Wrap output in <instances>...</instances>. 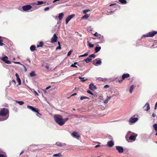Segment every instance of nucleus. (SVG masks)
Masks as SVG:
<instances>
[{"instance_id":"2f4dec72","label":"nucleus","mask_w":157,"mask_h":157,"mask_svg":"<svg viewBox=\"0 0 157 157\" xmlns=\"http://www.w3.org/2000/svg\"><path fill=\"white\" fill-rule=\"evenodd\" d=\"M30 76L31 77L35 76L36 75V74L35 73L34 71H32L30 73Z\"/></svg>"},{"instance_id":"4c0bfd02","label":"nucleus","mask_w":157,"mask_h":157,"mask_svg":"<svg viewBox=\"0 0 157 157\" xmlns=\"http://www.w3.org/2000/svg\"><path fill=\"white\" fill-rule=\"evenodd\" d=\"M27 107L28 108L31 110L32 111H33V109H34V107H33L30 105H28Z\"/></svg>"},{"instance_id":"8fccbe9b","label":"nucleus","mask_w":157,"mask_h":157,"mask_svg":"<svg viewBox=\"0 0 157 157\" xmlns=\"http://www.w3.org/2000/svg\"><path fill=\"white\" fill-rule=\"evenodd\" d=\"M71 67H77V66L75 65H74V64H71Z\"/></svg>"},{"instance_id":"de8ad7c7","label":"nucleus","mask_w":157,"mask_h":157,"mask_svg":"<svg viewBox=\"0 0 157 157\" xmlns=\"http://www.w3.org/2000/svg\"><path fill=\"white\" fill-rule=\"evenodd\" d=\"M87 93L91 95H93V94L90 90H87Z\"/></svg>"},{"instance_id":"2eb2a0df","label":"nucleus","mask_w":157,"mask_h":157,"mask_svg":"<svg viewBox=\"0 0 157 157\" xmlns=\"http://www.w3.org/2000/svg\"><path fill=\"white\" fill-rule=\"evenodd\" d=\"M15 76L17 78V81L18 82L19 85H21V80L20 78L19 75L17 73L15 74Z\"/></svg>"},{"instance_id":"a211bd4d","label":"nucleus","mask_w":157,"mask_h":157,"mask_svg":"<svg viewBox=\"0 0 157 157\" xmlns=\"http://www.w3.org/2000/svg\"><path fill=\"white\" fill-rule=\"evenodd\" d=\"M114 144V143L112 140L109 141L108 142V145L109 147H112Z\"/></svg>"},{"instance_id":"6e6552de","label":"nucleus","mask_w":157,"mask_h":157,"mask_svg":"<svg viewBox=\"0 0 157 157\" xmlns=\"http://www.w3.org/2000/svg\"><path fill=\"white\" fill-rule=\"evenodd\" d=\"M1 59L6 63L8 64H10L11 63V62L10 61L7 60L8 57L6 56L2 58Z\"/></svg>"},{"instance_id":"37998d69","label":"nucleus","mask_w":157,"mask_h":157,"mask_svg":"<svg viewBox=\"0 0 157 157\" xmlns=\"http://www.w3.org/2000/svg\"><path fill=\"white\" fill-rule=\"evenodd\" d=\"M72 52L73 51L72 50H70L68 53L67 56H70L71 53H72Z\"/></svg>"},{"instance_id":"bf43d9fd","label":"nucleus","mask_w":157,"mask_h":157,"mask_svg":"<svg viewBox=\"0 0 157 157\" xmlns=\"http://www.w3.org/2000/svg\"><path fill=\"white\" fill-rule=\"evenodd\" d=\"M157 107V102L155 104V109H156Z\"/></svg>"},{"instance_id":"4468645a","label":"nucleus","mask_w":157,"mask_h":157,"mask_svg":"<svg viewBox=\"0 0 157 157\" xmlns=\"http://www.w3.org/2000/svg\"><path fill=\"white\" fill-rule=\"evenodd\" d=\"M56 144L59 147H62L65 146L66 145V144L65 143H63L60 142H57L56 143Z\"/></svg>"},{"instance_id":"ddd939ff","label":"nucleus","mask_w":157,"mask_h":157,"mask_svg":"<svg viewBox=\"0 0 157 157\" xmlns=\"http://www.w3.org/2000/svg\"><path fill=\"white\" fill-rule=\"evenodd\" d=\"M89 88L91 90H94L97 89L96 86L93 83H90V84Z\"/></svg>"},{"instance_id":"c756f323","label":"nucleus","mask_w":157,"mask_h":157,"mask_svg":"<svg viewBox=\"0 0 157 157\" xmlns=\"http://www.w3.org/2000/svg\"><path fill=\"white\" fill-rule=\"evenodd\" d=\"M119 1L122 4H125L127 3V2L126 0H119Z\"/></svg>"},{"instance_id":"774afa93","label":"nucleus","mask_w":157,"mask_h":157,"mask_svg":"<svg viewBox=\"0 0 157 157\" xmlns=\"http://www.w3.org/2000/svg\"><path fill=\"white\" fill-rule=\"evenodd\" d=\"M77 94L76 93H75L74 94H72L71 96H74V95H76Z\"/></svg>"},{"instance_id":"9d476101","label":"nucleus","mask_w":157,"mask_h":157,"mask_svg":"<svg viewBox=\"0 0 157 157\" xmlns=\"http://www.w3.org/2000/svg\"><path fill=\"white\" fill-rule=\"evenodd\" d=\"M138 120L137 117H131L129 119V121L131 123H133L136 122Z\"/></svg>"},{"instance_id":"5fc2aeb1","label":"nucleus","mask_w":157,"mask_h":157,"mask_svg":"<svg viewBox=\"0 0 157 157\" xmlns=\"http://www.w3.org/2000/svg\"><path fill=\"white\" fill-rule=\"evenodd\" d=\"M117 5V4L116 3H113V4H110L109 5V6H114V5Z\"/></svg>"},{"instance_id":"680f3d73","label":"nucleus","mask_w":157,"mask_h":157,"mask_svg":"<svg viewBox=\"0 0 157 157\" xmlns=\"http://www.w3.org/2000/svg\"><path fill=\"white\" fill-rule=\"evenodd\" d=\"M14 63L15 64H21L20 62H14Z\"/></svg>"},{"instance_id":"1a4fd4ad","label":"nucleus","mask_w":157,"mask_h":157,"mask_svg":"<svg viewBox=\"0 0 157 157\" xmlns=\"http://www.w3.org/2000/svg\"><path fill=\"white\" fill-rule=\"evenodd\" d=\"M71 135L74 138H76L77 139H78L80 137V135L77 132H73L71 134Z\"/></svg>"},{"instance_id":"13d9d810","label":"nucleus","mask_w":157,"mask_h":157,"mask_svg":"<svg viewBox=\"0 0 157 157\" xmlns=\"http://www.w3.org/2000/svg\"><path fill=\"white\" fill-rule=\"evenodd\" d=\"M152 116L153 117H155L156 116V115L154 113H153L152 114Z\"/></svg>"},{"instance_id":"412c9836","label":"nucleus","mask_w":157,"mask_h":157,"mask_svg":"<svg viewBox=\"0 0 157 157\" xmlns=\"http://www.w3.org/2000/svg\"><path fill=\"white\" fill-rule=\"evenodd\" d=\"M45 2L44 3L43 2V1H37V3H33L32 4V5H40L42 4H44V3H45Z\"/></svg>"},{"instance_id":"6e6d98bb","label":"nucleus","mask_w":157,"mask_h":157,"mask_svg":"<svg viewBox=\"0 0 157 157\" xmlns=\"http://www.w3.org/2000/svg\"><path fill=\"white\" fill-rule=\"evenodd\" d=\"M0 157H5L4 154H0Z\"/></svg>"},{"instance_id":"c03bdc74","label":"nucleus","mask_w":157,"mask_h":157,"mask_svg":"<svg viewBox=\"0 0 157 157\" xmlns=\"http://www.w3.org/2000/svg\"><path fill=\"white\" fill-rule=\"evenodd\" d=\"M89 11H90V10L89 9L85 10L83 11V12L84 13L86 14V13Z\"/></svg>"},{"instance_id":"a18cd8bd","label":"nucleus","mask_w":157,"mask_h":157,"mask_svg":"<svg viewBox=\"0 0 157 157\" xmlns=\"http://www.w3.org/2000/svg\"><path fill=\"white\" fill-rule=\"evenodd\" d=\"M69 119L68 118H66L65 119H63V122L64 124Z\"/></svg>"},{"instance_id":"0eeeda50","label":"nucleus","mask_w":157,"mask_h":157,"mask_svg":"<svg viewBox=\"0 0 157 157\" xmlns=\"http://www.w3.org/2000/svg\"><path fill=\"white\" fill-rule=\"evenodd\" d=\"M75 16V15L74 14H72L71 15H70L67 17L65 20V24H67L70 20L73 18Z\"/></svg>"},{"instance_id":"f8f14e48","label":"nucleus","mask_w":157,"mask_h":157,"mask_svg":"<svg viewBox=\"0 0 157 157\" xmlns=\"http://www.w3.org/2000/svg\"><path fill=\"white\" fill-rule=\"evenodd\" d=\"M144 110V111H148L150 109L149 105L148 103H147L143 107Z\"/></svg>"},{"instance_id":"603ef678","label":"nucleus","mask_w":157,"mask_h":157,"mask_svg":"<svg viewBox=\"0 0 157 157\" xmlns=\"http://www.w3.org/2000/svg\"><path fill=\"white\" fill-rule=\"evenodd\" d=\"M49 7H46L45 8H44V10L45 11H46L48 10H49Z\"/></svg>"},{"instance_id":"3c124183","label":"nucleus","mask_w":157,"mask_h":157,"mask_svg":"<svg viewBox=\"0 0 157 157\" xmlns=\"http://www.w3.org/2000/svg\"><path fill=\"white\" fill-rule=\"evenodd\" d=\"M61 49V47L60 46V45H59V46H58V47H57L56 48V50H57L58 49Z\"/></svg>"},{"instance_id":"e2e57ef3","label":"nucleus","mask_w":157,"mask_h":157,"mask_svg":"<svg viewBox=\"0 0 157 157\" xmlns=\"http://www.w3.org/2000/svg\"><path fill=\"white\" fill-rule=\"evenodd\" d=\"M34 92L35 94H36L37 95H39V94L35 90L34 91Z\"/></svg>"},{"instance_id":"a878e982","label":"nucleus","mask_w":157,"mask_h":157,"mask_svg":"<svg viewBox=\"0 0 157 157\" xmlns=\"http://www.w3.org/2000/svg\"><path fill=\"white\" fill-rule=\"evenodd\" d=\"M89 14H85L82 17V19H87L89 17Z\"/></svg>"},{"instance_id":"cd10ccee","label":"nucleus","mask_w":157,"mask_h":157,"mask_svg":"<svg viewBox=\"0 0 157 157\" xmlns=\"http://www.w3.org/2000/svg\"><path fill=\"white\" fill-rule=\"evenodd\" d=\"M44 43L42 41H41L39 43V44H37V48H39L40 47H42L43 46Z\"/></svg>"},{"instance_id":"052dcab7","label":"nucleus","mask_w":157,"mask_h":157,"mask_svg":"<svg viewBox=\"0 0 157 157\" xmlns=\"http://www.w3.org/2000/svg\"><path fill=\"white\" fill-rule=\"evenodd\" d=\"M100 145H97L95 146V148H98V147H100Z\"/></svg>"},{"instance_id":"f704fd0d","label":"nucleus","mask_w":157,"mask_h":157,"mask_svg":"<svg viewBox=\"0 0 157 157\" xmlns=\"http://www.w3.org/2000/svg\"><path fill=\"white\" fill-rule=\"evenodd\" d=\"M89 99V98L86 96H81L80 97V99L81 100H82L85 99Z\"/></svg>"},{"instance_id":"20e7f679","label":"nucleus","mask_w":157,"mask_h":157,"mask_svg":"<svg viewBox=\"0 0 157 157\" xmlns=\"http://www.w3.org/2000/svg\"><path fill=\"white\" fill-rule=\"evenodd\" d=\"M130 77V75L129 74H124L123 75L121 78V79L118 80V82L120 83L125 78H128Z\"/></svg>"},{"instance_id":"9b49d317","label":"nucleus","mask_w":157,"mask_h":157,"mask_svg":"<svg viewBox=\"0 0 157 157\" xmlns=\"http://www.w3.org/2000/svg\"><path fill=\"white\" fill-rule=\"evenodd\" d=\"M116 148L120 153H122L124 151L123 148L121 146H117L116 147Z\"/></svg>"},{"instance_id":"72a5a7b5","label":"nucleus","mask_w":157,"mask_h":157,"mask_svg":"<svg viewBox=\"0 0 157 157\" xmlns=\"http://www.w3.org/2000/svg\"><path fill=\"white\" fill-rule=\"evenodd\" d=\"M79 78L81 80V82H83L87 80V79H84V78H82L81 77H79Z\"/></svg>"},{"instance_id":"b1692460","label":"nucleus","mask_w":157,"mask_h":157,"mask_svg":"<svg viewBox=\"0 0 157 157\" xmlns=\"http://www.w3.org/2000/svg\"><path fill=\"white\" fill-rule=\"evenodd\" d=\"M30 50L32 51H33L36 50V47L35 45L31 46L30 47Z\"/></svg>"},{"instance_id":"69168bd1","label":"nucleus","mask_w":157,"mask_h":157,"mask_svg":"<svg viewBox=\"0 0 157 157\" xmlns=\"http://www.w3.org/2000/svg\"><path fill=\"white\" fill-rule=\"evenodd\" d=\"M24 150H23V151H22L21 152V153H20V155H21V154H22L23 153H24Z\"/></svg>"},{"instance_id":"79ce46f5","label":"nucleus","mask_w":157,"mask_h":157,"mask_svg":"<svg viewBox=\"0 0 157 157\" xmlns=\"http://www.w3.org/2000/svg\"><path fill=\"white\" fill-rule=\"evenodd\" d=\"M88 45H89V46L90 48H93L94 47V44H91L89 42L88 43Z\"/></svg>"},{"instance_id":"e433bc0d","label":"nucleus","mask_w":157,"mask_h":157,"mask_svg":"<svg viewBox=\"0 0 157 157\" xmlns=\"http://www.w3.org/2000/svg\"><path fill=\"white\" fill-rule=\"evenodd\" d=\"M27 107L28 108L31 110L32 111H33V109H34V107H33L30 105H28Z\"/></svg>"},{"instance_id":"f257e3e1","label":"nucleus","mask_w":157,"mask_h":157,"mask_svg":"<svg viewBox=\"0 0 157 157\" xmlns=\"http://www.w3.org/2000/svg\"><path fill=\"white\" fill-rule=\"evenodd\" d=\"M54 118L55 121L59 125L62 126L64 124L62 116L59 115H54Z\"/></svg>"},{"instance_id":"393cba45","label":"nucleus","mask_w":157,"mask_h":157,"mask_svg":"<svg viewBox=\"0 0 157 157\" xmlns=\"http://www.w3.org/2000/svg\"><path fill=\"white\" fill-rule=\"evenodd\" d=\"M33 111L36 113L38 114H40V116L41 115V114L39 113V110L38 109L34 108V109L33 110Z\"/></svg>"},{"instance_id":"7c9ffc66","label":"nucleus","mask_w":157,"mask_h":157,"mask_svg":"<svg viewBox=\"0 0 157 157\" xmlns=\"http://www.w3.org/2000/svg\"><path fill=\"white\" fill-rule=\"evenodd\" d=\"M16 103H18L20 105H23L24 104V102L22 101H18L17 100H16L15 101Z\"/></svg>"},{"instance_id":"6ab92c4d","label":"nucleus","mask_w":157,"mask_h":157,"mask_svg":"<svg viewBox=\"0 0 157 157\" xmlns=\"http://www.w3.org/2000/svg\"><path fill=\"white\" fill-rule=\"evenodd\" d=\"M64 13H62L59 14L58 18L59 20H61L62 19Z\"/></svg>"},{"instance_id":"c85d7f7f","label":"nucleus","mask_w":157,"mask_h":157,"mask_svg":"<svg viewBox=\"0 0 157 157\" xmlns=\"http://www.w3.org/2000/svg\"><path fill=\"white\" fill-rule=\"evenodd\" d=\"M135 86L134 85H132L130 87L129 90V92L131 94L132 93V90L134 88Z\"/></svg>"},{"instance_id":"423d86ee","label":"nucleus","mask_w":157,"mask_h":157,"mask_svg":"<svg viewBox=\"0 0 157 157\" xmlns=\"http://www.w3.org/2000/svg\"><path fill=\"white\" fill-rule=\"evenodd\" d=\"M32 6L30 5H26L22 7V9L24 11H26L31 9Z\"/></svg>"},{"instance_id":"58836bf2","label":"nucleus","mask_w":157,"mask_h":157,"mask_svg":"<svg viewBox=\"0 0 157 157\" xmlns=\"http://www.w3.org/2000/svg\"><path fill=\"white\" fill-rule=\"evenodd\" d=\"M153 127H154L155 130V131H157V124H154L153 125Z\"/></svg>"},{"instance_id":"0e129e2a","label":"nucleus","mask_w":157,"mask_h":157,"mask_svg":"<svg viewBox=\"0 0 157 157\" xmlns=\"http://www.w3.org/2000/svg\"><path fill=\"white\" fill-rule=\"evenodd\" d=\"M51 87V86H48V87H47L46 88V90H48V89H49Z\"/></svg>"},{"instance_id":"dca6fc26","label":"nucleus","mask_w":157,"mask_h":157,"mask_svg":"<svg viewBox=\"0 0 157 157\" xmlns=\"http://www.w3.org/2000/svg\"><path fill=\"white\" fill-rule=\"evenodd\" d=\"M136 136L137 135H131L129 137V140H132L133 141H135L136 139Z\"/></svg>"},{"instance_id":"ea45409f","label":"nucleus","mask_w":157,"mask_h":157,"mask_svg":"<svg viewBox=\"0 0 157 157\" xmlns=\"http://www.w3.org/2000/svg\"><path fill=\"white\" fill-rule=\"evenodd\" d=\"M89 57L90 58H95V55H94V54H92L90 55V56H89Z\"/></svg>"},{"instance_id":"4be33fe9","label":"nucleus","mask_w":157,"mask_h":157,"mask_svg":"<svg viewBox=\"0 0 157 157\" xmlns=\"http://www.w3.org/2000/svg\"><path fill=\"white\" fill-rule=\"evenodd\" d=\"M98 38L101 41V42L102 43V42H103L104 41V37H103V36L101 35H100V36H98Z\"/></svg>"},{"instance_id":"bb28decb","label":"nucleus","mask_w":157,"mask_h":157,"mask_svg":"<svg viewBox=\"0 0 157 157\" xmlns=\"http://www.w3.org/2000/svg\"><path fill=\"white\" fill-rule=\"evenodd\" d=\"M63 156V155H62L60 153H59L58 154H54L53 156V157H59L60 156Z\"/></svg>"},{"instance_id":"473e14b6","label":"nucleus","mask_w":157,"mask_h":157,"mask_svg":"<svg viewBox=\"0 0 157 157\" xmlns=\"http://www.w3.org/2000/svg\"><path fill=\"white\" fill-rule=\"evenodd\" d=\"M2 38V36H0V46H2L4 44V43H2L3 41V40L1 39Z\"/></svg>"},{"instance_id":"7ed1b4c3","label":"nucleus","mask_w":157,"mask_h":157,"mask_svg":"<svg viewBox=\"0 0 157 157\" xmlns=\"http://www.w3.org/2000/svg\"><path fill=\"white\" fill-rule=\"evenodd\" d=\"M156 34H157V31H152L147 33L143 36L145 37H152Z\"/></svg>"},{"instance_id":"4d7b16f0","label":"nucleus","mask_w":157,"mask_h":157,"mask_svg":"<svg viewBox=\"0 0 157 157\" xmlns=\"http://www.w3.org/2000/svg\"><path fill=\"white\" fill-rule=\"evenodd\" d=\"M88 55V53L87 52L83 54L84 56H86Z\"/></svg>"},{"instance_id":"338daca9","label":"nucleus","mask_w":157,"mask_h":157,"mask_svg":"<svg viewBox=\"0 0 157 157\" xmlns=\"http://www.w3.org/2000/svg\"><path fill=\"white\" fill-rule=\"evenodd\" d=\"M129 133H128V134H127V135H126V139H127V138H128V136H129Z\"/></svg>"},{"instance_id":"39448f33","label":"nucleus","mask_w":157,"mask_h":157,"mask_svg":"<svg viewBox=\"0 0 157 157\" xmlns=\"http://www.w3.org/2000/svg\"><path fill=\"white\" fill-rule=\"evenodd\" d=\"M57 39L58 37L57 36L56 34V33L54 34L53 36L51 38V42L52 43L56 42Z\"/></svg>"},{"instance_id":"864d4df0","label":"nucleus","mask_w":157,"mask_h":157,"mask_svg":"<svg viewBox=\"0 0 157 157\" xmlns=\"http://www.w3.org/2000/svg\"><path fill=\"white\" fill-rule=\"evenodd\" d=\"M93 95V97H94V98H97V95L96 94H93V95Z\"/></svg>"},{"instance_id":"c9c22d12","label":"nucleus","mask_w":157,"mask_h":157,"mask_svg":"<svg viewBox=\"0 0 157 157\" xmlns=\"http://www.w3.org/2000/svg\"><path fill=\"white\" fill-rule=\"evenodd\" d=\"M27 107L28 108L31 110L32 111H33V109H34V107H33L30 105H28Z\"/></svg>"},{"instance_id":"f03ea898","label":"nucleus","mask_w":157,"mask_h":157,"mask_svg":"<svg viewBox=\"0 0 157 157\" xmlns=\"http://www.w3.org/2000/svg\"><path fill=\"white\" fill-rule=\"evenodd\" d=\"M9 114V110L6 108H3L0 111V116L2 117L6 116L7 115L8 117Z\"/></svg>"},{"instance_id":"09e8293b","label":"nucleus","mask_w":157,"mask_h":157,"mask_svg":"<svg viewBox=\"0 0 157 157\" xmlns=\"http://www.w3.org/2000/svg\"><path fill=\"white\" fill-rule=\"evenodd\" d=\"M109 86L108 85H105L104 86V88H105V89H106V88H109Z\"/></svg>"},{"instance_id":"aec40b11","label":"nucleus","mask_w":157,"mask_h":157,"mask_svg":"<svg viewBox=\"0 0 157 157\" xmlns=\"http://www.w3.org/2000/svg\"><path fill=\"white\" fill-rule=\"evenodd\" d=\"M94 63V61L93 62V64L94 65L96 66L97 65H101V62L100 60H98V61H97L96 63Z\"/></svg>"},{"instance_id":"f3484780","label":"nucleus","mask_w":157,"mask_h":157,"mask_svg":"<svg viewBox=\"0 0 157 157\" xmlns=\"http://www.w3.org/2000/svg\"><path fill=\"white\" fill-rule=\"evenodd\" d=\"M92 59L91 58H90L89 56L87 58L85 59H84L82 61H81L80 62H82L83 61H85L86 62V63H88L89 62H90L92 60Z\"/></svg>"},{"instance_id":"a19ab883","label":"nucleus","mask_w":157,"mask_h":157,"mask_svg":"<svg viewBox=\"0 0 157 157\" xmlns=\"http://www.w3.org/2000/svg\"><path fill=\"white\" fill-rule=\"evenodd\" d=\"M100 34H99L97 32H96L94 34V35L95 36L97 37H98L99 36H100Z\"/></svg>"},{"instance_id":"5701e85b","label":"nucleus","mask_w":157,"mask_h":157,"mask_svg":"<svg viewBox=\"0 0 157 157\" xmlns=\"http://www.w3.org/2000/svg\"><path fill=\"white\" fill-rule=\"evenodd\" d=\"M101 49V47H96L95 48V53H97Z\"/></svg>"},{"instance_id":"49530a36","label":"nucleus","mask_w":157,"mask_h":157,"mask_svg":"<svg viewBox=\"0 0 157 157\" xmlns=\"http://www.w3.org/2000/svg\"><path fill=\"white\" fill-rule=\"evenodd\" d=\"M110 98H109V99H108V98L106 99V100L104 101V103H105V104L107 103L108 102V101L109 100H110Z\"/></svg>"}]
</instances>
